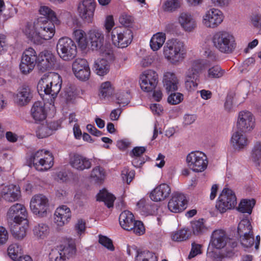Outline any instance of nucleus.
I'll return each mask as SVG.
<instances>
[{"label": "nucleus", "mask_w": 261, "mask_h": 261, "mask_svg": "<svg viewBox=\"0 0 261 261\" xmlns=\"http://www.w3.org/2000/svg\"><path fill=\"white\" fill-rule=\"evenodd\" d=\"M0 197L10 202L18 201L21 197L20 187L13 184L2 185L0 187Z\"/></svg>", "instance_id": "obj_21"}, {"label": "nucleus", "mask_w": 261, "mask_h": 261, "mask_svg": "<svg viewBox=\"0 0 261 261\" xmlns=\"http://www.w3.org/2000/svg\"><path fill=\"white\" fill-rule=\"evenodd\" d=\"M250 159L253 162H257L261 159V141L254 142L251 150Z\"/></svg>", "instance_id": "obj_55"}, {"label": "nucleus", "mask_w": 261, "mask_h": 261, "mask_svg": "<svg viewBox=\"0 0 261 261\" xmlns=\"http://www.w3.org/2000/svg\"><path fill=\"white\" fill-rule=\"evenodd\" d=\"M9 256L13 260L19 258L20 255L22 253L21 246L18 243L11 244L7 249Z\"/></svg>", "instance_id": "obj_46"}, {"label": "nucleus", "mask_w": 261, "mask_h": 261, "mask_svg": "<svg viewBox=\"0 0 261 261\" xmlns=\"http://www.w3.org/2000/svg\"><path fill=\"white\" fill-rule=\"evenodd\" d=\"M165 59L172 65L181 63L187 55V50L184 42L177 38L167 40L163 47Z\"/></svg>", "instance_id": "obj_3"}, {"label": "nucleus", "mask_w": 261, "mask_h": 261, "mask_svg": "<svg viewBox=\"0 0 261 261\" xmlns=\"http://www.w3.org/2000/svg\"><path fill=\"white\" fill-rule=\"evenodd\" d=\"M177 21L181 28L187 32L193 31L197 26L196 21L193 16L188 12H182L179 13Z\"/></svg>", "instance_id": "obj_26"}, {"label": "nucleus", "mask_w": 261, "mask_h": 261, "mask_svg": "<svg viewBox=\"0 0 261 261\" xmlns=\"http://www.w3.org/2000/svg\"><path fill=\"white\" fill-rule=\"evenodd\" d=\"M135 220L133 214L128 211H124L119 216V223L122 228L126 230H130Z\"/></svg>", "instance_id": "obj_36"}, {"label": "nucleus", "mask_w": 261, "mask_h": 261, "mask_svg": "<svg viewBox=\"0 0 261 261\" xmlns=\"http://www.w3.org/2000/svg\"><path fill=\"white\" fill-rule=\"evenodd\" d=\"M96 3L94 0H82L77 6L79 17L85 22L92 23L93 20Z\"/></svg>", "instance_id": "obj_16"}, {"label": "nucleus", "mask_w": 261, "mask_h": 261, "mask_svg": "<svg viewBox=\"0 0 261 261\" xmlns=\"http://www.w3.org/2000/svg\"><path fill=\"white\" fill-rule=\"evenodd\" d=\"M60 252L62 253V255L65 258L69 259L72 257L75 253L76 248L74 243L71 242L63 246H61L59 249Z\"/></svg>", "instance_id": "obj_45"}, {"label": "nucleus", "mask_w": 261, "mask_h": 261, "mask_svg": "<svg viewBox=\"0 0 261 261\" xmlns=\"http://www.w3.org/2000/svg\"><path fill=\"white\" fill-rule=\"evenodd\" d=\"M115 199L113 195L106 190L100 191L97 195V200L103 201L109 208L113 207Z\"/></svg>", "instance_id": "obj_43"}, {"label": "nucleus", "mask_w": 261, "mask_h": 261, "mask_svg": "<svg viewBox=\"0 0 261 261\" xmlns=\"http://www.w3.org/2000/svg\"><path fill=\"white\" fill-rule=\"evenodd\" d=\"M250 22L252 27L261 35V14H252L250 17Z\"/></svg>", "instance_id": "obj_56"}, {"label": "nucleus", "mask_w": 261, "mask_h": 261, "mask_svg": "<svg viewBox=\"0 0 261 261\" xmlns=\"http://www.w3.org/2000/svg\"><path fill=\"white\" fill-rule=\"evenodd\" d=\"M166 34L158 32L154 34L150 41V46L153 51H157L163 46L166 40Z\"/></svg>", "instance_id": "obj_39"}, {"label": "nucleus", "mask_w": 261, "mask_h": 261, "mask_svg": "<svg viewBox=\"0 0 261 261\" xmlns=\"http://www.w3.org/2000/svg\"><path fill=\"white\" fill-rule=\"evenodd\" d=\"M47 110L43 101L35 102L31 109V114L36 122L44 120L47 116Z\"/></svg>", "instance_id": "obj_31"}, {"label": "nucleus", "mask_w": 261, "mask_h": 261, "mask_svg": "<svg viewBox=\"0 0 261 261\" xmlns=\"http://www.w3.org/2000/svg\"><path fill=\"white\" fill-rule=\"evenodd\" d=\"M136 261H158L155 254L149 251L137 252Z\"/></svg>", "instance_id": "obj_51"}, {"label": "nucleus", "mask_w": 261, "mask_h": 261, "mask_svg": "<svg viewBox=\"0 0 261 261\" xmlns=\"http://www.w3.org/2000/svg\"><path fill=\"white\" fill-rule=\"evenodd\" d=\"M79 92L75 86L70 85L65 89L64 97L68 101H71L77 96Z\"/></svg>", "instance_id": "obj_57"}, {"label": "nucleus", "mask_w": 261, "mask_h": 261, "mask_svg": "<svg viewBox=\"0 0 261 261\" xmlns=\"http://www.w3.org/2000/svg\"><path fill=\"white\" fill-rule=\"evenodd\" d=\"M56 50L63 61H70L76 56L77 46L73 40L68 37H62L57 41Z\"/></svg>", "instance_id": "obj_5"}, {"label": "nucleus", "mask_w": 261, "mask_h": 261, "mask_svg": "<svg viewBox=\"0 0 261 261\" xmlns=\"http://www.w3.org/2000/svg\"><path fill=\"white\" fill-rule=\"evenodd\" d=\"M32 231L34 238L36 240H44L49 235L50 227L47 224L41 222L34 226Z\"/></svg>", "instance_id": "obj_33"}, {"label": "nucleus", "mask_w": 261, "mask_h": 261, "mask_svg": "<svg viewBox=\"0 0 261 261\" xmlns=\"http://www.w3.org/2000/svg\"><path fill=\"white\" fill-rule=\"evenodd\" d=\"M72 70L75 76L81 81H86L90 77V67L85 59H76L72 63Z\"/></svg>", "instance_id": "obj_20"}, {"label": "nucleus", "mask_w": 261, "mask_h": 261, "mask_svg": "<svg viewBox=\"0 0 261 261\" xmlns=\"http://www.w3.org/2000/svg\"><path fill=\"white\" fill-rule=\"evenodd\" d=\"M39 12L40 15L45 17V19L53 21L56 24L60 23V20L57 17L55 12L49 7L41 6L39 8Z\"/></svg>", "instance_id": "obj_41"}, {"label": "nucleus", "mask_w": 261, "mask_h": 261, "mask_svg": "<svg viewBox=\"0 0 261 261\" xmlns=\"http://www.w3.org/2000/svg\"><path fill=\"white\" fill-rule=\"evenodd\" d=\"M62 80L61 76L55 72L43 74L39 80L37 89L40 95L45 94L55 99L61 90Z\"/></svg>", "instance_id": "obj_2"}, {"label": "nucleus", "mask_w": 261, "mask_h": 261, "mask_svg": "<svg viewBox=\"0 0 261 261\" xmlns=\"http://www.w3.org/2000/svg\"><path fill=\"white\" fill-rule=\"evenodd\" d=\"M223 13L219 9L211 8L206 10L201 16L202 26L208 29H215L221 24L224 19Z\"/></svg>", "instance_id": "obj_8"}, {"label": "nucleus", "mask_w": 261, "mask_h": 261, "mask_svg": "<svg viewBox=\"0 0 261 261\" xmlns=\"http://www.w3.org/2000/svg\"><path fill=\"white\" fill-rule=\"evenodd\" d=\"M191 226L192 229L191 232L194 235H200L206 230V227L204 225L203 219H200L192 222Z\"/></svg>", "instance_id": "obj_44"}, {"label": "nucleus", "mask_w": 261, "mask_h": 261, "mask_svg": "<svg viewBox=\"0 0 261 261\" xmlns=\"http://www.w3.org/2000/svg\"><path fill=\"white\" fill-rule=\"evenodd\" d=\"M135 171L130 170L127 167H124L121 171V177L122 180L129 184L133 179L135 176Z\"/></svg>", "instance_id": "obj_58"}, {"label": "nucleus", "mask_w": 261, "mask_h": 261, "mask_svg": "<svg viewBox=\"0 0 261 261\" xmlns=\"http://www.w3.org/2000/svg\"><path fill=\"white\" fill-rule=\"evenodd\" d=\"M69 163L73 168L78 171L89 169L92 166L90 159L77 153H74L70 155Z\"/></svg>", "instance_id": "obj_24"}, {"label": "nucleus", "mask_w": 261, "mask_h": 261, "mask_svg": "<svg viewBox=\"0 0 261 261\" xmlns=\"http://www.w3.org/2000/svg\"><path fill=\"white\" fill-rule=\"evenodd\" d=\"M180 7L179 0H167L163 4V9L166 12H172Z\"/></svg>", "instance_id": "obj_53"}, {"label": "nucleus", "mask_w": 261, "mask_h": 261, "mask_svg": "<svg viewBox=\"0 0 261 261\" xmlns=\"http://www.w3.org/2000/svg\"><path fill=\"white\" fill-rule=\"evenodd\" d=\"M113 44L116 47L124 48L129 45L133 38L131 30L121 27L114 28L110 36Z\"/></svg>", "instance_id": "obj_9"}, {"label": "nucleus", "mask_w": 261, "mask_h": 261, "mask_svg": "<svg viewBox=\"0 0 261 261\" xmlns=\"http://www.w3.org/2000/svg\"><path fill=\"white\" fill-rule=\"evenodd\" d=\"M93 70L97 75L104 76L109 72L110 63L107 59H98L94 62Z\"/></svg>", "instance_id": "obj_35"}, {"label": "nucleus", "mask_w": 261, "mask_h": 261, "mask_svg": "<svg viewBox=\"0 0 261 261\" xmlns=\"http://www.w3.org/2000/svg\"><path fill=\"white\" fill-rule=\"evenodd\" d=\"M225 70L219 65H215L207 70V77L210 79H218L223 76Z\"/></svg>", "instance_id": "obj_49"}, {"label": "nucleus", "mask_w": 261, "mask_h": 261, "mask_svg": "<svg viewBox=\"0 0 261 261\" xmlns=\"http://www.w3.org/2000/svg\"><path fill=\"white\" fill-rule=\"evenodd\" d=\"M186 161L189 169L194 172H203L208 165L207 156L200 151L191 152L187 155Z\"/></svg>", "instance_id": "obj_10"}, {"label": "nucleus", "mask_w": 261, "mask_h": 261, "mask_svg": "<svg viewBox=\"0 0 261 261\" xmlns=\"http://www.w3.org/2000/svg\"><path fill=\"white\" fill-rule=\"evenodd\" d=\"M191 234V231L187 227H184L173 232L171 234V238L173 241L182 242L189 239Z\"/></svg>", "instance_id": "obj_40"}, {"label": "nucleus", "mask_w": 261, "mask_h": 261, "mask_svg": "<svg viewBox=\"0 0 261 261\" xmlns=\"http://www.w3.org/2000/svg\"><path fill=\"white\" fill-rule=\"evenodd\" d=\"M49 200L43 194H36L31 199L30 208L32 213L39 218L47 216L49 209Z\"/></svg>", "instance_id": "obj_12"}, {"label": "nucleus", "mask_w": 261, "mask_h": 261, "mask_svg": "<svg viewBox=\"0 0 261 261\" xmlns=\"http://www.w3.org/2000/svg\"><path fill=\"white\" fill-rule=\"evenodd\" d=\"M16 13V9L13 6L8 5L6 10L4 0H0V15H3L6 18H8L12 17Z\"/></svg>", "instance_id": "obj_50"}, {"label": "nucleus", "mask_w": 261, "mask_h": 261, "mask_svg": "<svg viewBox=\"0 0 261 261\" xmlns=\"http://www.w3.org/2000/svg\"><path fill=\"white\" fill-rule=\"evenodd\" d=\"M183 99V95L180 93H174L171 94L168 98V101L172 105H177Z\"/></svg>", "instance_id": "obj_63"}, {"label": "nucleus", "mask_w": 261, "mask_h": 261, "mask_svg": "<svg viewBox=\"0 0 261 261\" xmlns=\"http://www.w3.org/2000/svg\"><path fill=\"white\" fill-rule=\"evenodd\" d=\"M237 197L234 192L228 188H224L220 194L216 205V208L224 213L233 208L237 205Z\"/></svg>", "instance_id": "obj_11"}, {"label": "nucleus", "mask_w": 261, "mask_h": 261, "mask_svg": "<svg viewBox=\"0 0 261 261\" xmlns=\"http://www.w3.org/2000/svg\"><path fill=\"white\" fill-rule=\"evenodd\" d=\"M34 168L39 171H46L54 165V158L52 153L42 149L35 152L30 158Z\"/></svg>", "instance_id": "obj_6"}, {"label": "nucleus", "mask_w": 261, "mask_h": 261, "mask_svg": "<svg viewBox=\"0 0 261 261\" xmlns=\"http://www.w3.org/2000/svg\"><path fill=\"white\" fill-rule=\"evenodd\" d=\"M73 40L82 49L86 48L89 44V40L86 33L81 29H74L72 33Z\"/></svg>", "instance_id": "obj_34"}, {"label": "nucleus", "mask_w": 261, "mask_h": 261, "mask_svg": "<svg viewBox=\"0 0 261 261\" xmlns=\"http://www.w3.org/2000/svg\"><path fill=\"white\" fill-rule=\"evenodd\" d=\"M33 97L30 88L23 86L19 88L14 95V100L18 106H23L30 102Z\"/></svg>", "instance_id": "obj_28"}, {"label": "nucleus", "mask_w": 261, "mask_h": 261, "mask_svg": "<svg viewBox=\"0 0 261 261\" xmlns=\"http://www.w3.org/2000/svg\"><path fill=\"white\" fill-rule=\"evenodd\" d=\"M74 230L79 236H81L86 230V223L82 219H79L74 225Z\"/></svg>", "instance_id": "obj_62"}, {"label": "nucleus", "mask_w": 261, "mask_h": 261, "mask_svg": "<svg viewBox=\"0 0 261 261\" xmlns=\"http://www.w3.org/2000/svg\"><path fill=\"white\" fill-rule=\"evenodd\" d=\"M171 193V188L166 184L156 186L150 193V199L155 202H160L166 199Z\"/></svg>", "instance_id": "obj_27"}, {"label": "nucleus", "mask_w": 261, "mask_h": 261, "mask_svg": "<svg viewBox=\"0 0 261 261\" xmlns=\"http://www.w3.org/2000/svg\"><path fill=\"white\" fill-rule=\"evenodd\" d=\"M211 41L214 47L223 54H231L237 46L233 34L225 30L215 32L211 38Z\"/></svg>", "instance_id": "obj_4"}, {"label": "nucleus", "mask_w": 261, "mask_h": 261, "mask_svg": "<svg viewBox=\"0 0 261 261\" xmlns=\"http://www.w3.org/2000/svg\"><path fill=\"white\" fill-rule=\"evenodd\" d=\"M254 237L252 233L249 234L243 235L240 237V242L242 245L245 248L251 247L254 244Z\"/></svg>", "instance_id": "obj_59"}, {"label": "nucleus", "mask_w": 261, "mask_h": 261, "mask_svg": "<svg viewBox=\"0 0 261 261\" xmlns=\"http://www.w3.org/2000/svg\"><path fill=\"white\" fill-rule=\"evenodd\" d=\"M159 207L148 199L142 198L137 203L136 210L142 215L147 216L158 213Z\"/></svg>", "instance_id": "obj_25"}, {"label": "nucleus", "mask_w": 261, "mask_h": 261, "mask_svg": "<svg viewBox=\"0 0 261 261\" xmlns=\"http://www.w3.org/2000/svg\"><path fill=\"white\" fill-rule=\"evenodd\" d=\"M29 223L15 224L11 229L12 236L17 240H22L27 234Z\"/></svg>", "instance_id": "obj_38"}, {"label": "nucleus", "mask_w": 261, "mask_h": 261, "mask_svg": "<svg viewBox=\"0 0 261 261\" xmlns=\"http://www.w3.org/2000/svg\"><path fill=\"white\" fill-rule=\"evenodd\" d=\"M239 130L233 133L231 136L230 143L236 151H241L245 148L249 144L247 136Z\"/></svg>", "instance_id": "obj_30"}, {"label": "nucleus", "mask_w": 261, "mask_h": 261, "mask_svg": "<svg viewBox=\"0 0 261 261\" xmlns=\"http://www.w3.org/2000/svg\"><path fill=\"white\" fill-rule=\"evenodd\" d=\"M37 53L32 47H29L23 52L19 64L20 72L24 75L30 73L36 65Z\"/></svg>", "instance_id": "obj_14"}, {"label": "nucleus", "mask_w": 261, "mask_h": 261, "mask_svg": "<svg viewBox=\"0 0 261 261\" xmlns=\"http://www.w3.org/2000/svg\"><path fill=\"white\" fill-rule=\"evenodd\" d=\"M115 25V22L112 15H109L106 17L105 22V27L106 33H108L110 36L111 35V32L113 30V28Z\"/></svg>", "instance_id": "obj_61"}, {"label": "nucleus", "mask_w": 261, "mask_h": 261, "mask_svg": "<svg viewBox=\"0 0 261 261\" xmlns=\"http://www.w3.org/2000/svg\"><path fill=\"white\" fill-rule=\"evenodd\" d=\"M116 102L119 105H126L129 103L130 95L126 91L119 90L115 94Z\"/></svg>", "instance_id": "obj_54"}, {"label": "nucleus", "mask_w": 261, "mask_h": 261, "mask_svg": "<svg viewBox=\"0 0 261 261\" xmlns=\"http://www.w3.org/2000/svg\"><path fill=\"white\" fill-rule=\"evenodd\" d=\"M71 216L69 207L65 205H60L54 212V222L58 227H62L70 222Z\"/></svg>", "instance_id": "obj_19"}, {"label": "nucleus", "mask_w": 261, "mask_h": 261, "mask_svg": "<svg viewBox=\"0 0 261 261\" xmlns=\"http://www.w3.org/2000/svg\"><path fill=\"white\" fill-rule=\"evenodd\" d=\"M187 203V199L184 194L174 192L168 202V207L172 213H179L186 208Z\"/></svg>", "instance_id": "obj_22"}, {"label": "nucleus", "mask_w": 261, "mask_h": 261, "mask_svg": "<svg viewBox=\"0 0 261 261\" xmlns=\"http://www.w3.org/2000/svg\"><path fill=\"white\" fill-rule=\"evenodd\" d=\"M58 250H53L49 254L50 261H65L66 259L62 255V253Z\"/></svg>", "instance_id": "obj_64"}, {"label": "nucleus", "mask_w": 261, "mask_h": 261, "mask_svg": "<svg viewBox=\"0 0 261 261\" xmlns=\"http://www.w3.org/2000/svg\"><path fill=\"white\" fill-rule=\"evenodd\" d=\"M88 35L92 49L111 58L112 50L110 44L105 40V36L102 32L98 30H92L89 32Z\"/></svg>", "instance_id": "obj_7"}, {"label": "nucleus", "mask_w": 261, "mask_h": 261, "mask_svg": "<svg viewBox=\"0 0 261 261\" xmlns=\"http://www.w3.org/2000/svg\"><path fill=\"white\" fill-rule=\"evenodd\" d=\"M106 177V172L103 168L97 166L93 168L91 171L90 177L97 183L102 182Z\"/></svg>", "instance_id": "obj_42"}, {"label": "nucleus", "mask_w": 261, "mask_h": 261, "mask_svg": "<svg viewBox=\"0 0 261 261\" xmlns=\"http://www.w3.org/2000/svg\"><path fill=\"white\" fill-rule=\"evenodd\" d=\"M56 62V57L50 51L44 50L37 54L36 64L43 72L53 69Z\"/></svg>", "instance_id": "obj_18"}, {"label": "nucleus", "mask_w": 261, "mask_h": 261, "mask_svg": "<svg viewBox=\"0 0 261 261\" xmlns=\"http://www.w3.org/2000/svg\"><path fill=\"white\" fill-rule=\"evenodd\" d=\"M163 82L167 91H174L177 90L179 81L174 72H166L164 74Z\"/></svg>", "instance_id": "obj_32"}, {"label": "nucleus", "mask_w": 261, "mask_h": 261, "mask_svg": "<svg viewBox=\"0 0 261 261\" xmlns=\"http://www.w3.org/2000/svg\"><path fill=\"white\" fill-rule=\"evenodd\" d=\"M158 82L157 73L151 69L144 71L140 76V85L141 89L149 92L155 89Z\"/></svg>", "instance_id": "obj_17"}, {"label": "nucleus", "mask_w": 261, "mask_h": 261, "mask_svg": "<svg viewBox=\"0 0 261 261\" xmlns=\"http://www.w3.org/2000/svg\"><path fill=\"white\" fill-rule=\"evenodd\" d=\"M229 240L224 230L216 229L212 233L210 246L217 249H221L226 246Z\"/></svg>", "instance_id": "obj_23"}, {"label": "nucleus", "mask_w": 261, "mask_h": 261, "mask_svg": "<svg viewBox=\"0 0 261 261\" xmlns=\"http://www.w3.org/2000/svg\"><path fill=\"white\" fill-rule=\"evenodd\" d=\"M129 231H133L137 235H142L145 232V227L142 222L135 221L133 225V228Z\"/></svg>", "instance_id": "obj_60"}, {"label": "nucleus", "mask_w": 261, "mask_h": 261, "mask_svg": "<svg viewBox=\"0 0 261 261\" xmlns=\"http://www.w3.org/2000/svg\"><path fill=\"white\" fill-rule=\"evenodd\" d=\"M206 64V61L203 59L193 61L191 67L186 72L185 79L198 80L199 73L205 68Z\"/></svg>", "instance_id": "obj_29"}, {"label": "nucleus", "mask_w": 261, "mask_h": 261, "mask_svg": "<svg viewBox=\"0 0 261 261\" xmlns=\"http://www.w3.org/2000/svg\"><path fill=\"white\" fill-rule=\"evenodd\" d=\"M255 125V119L253 114L247 110L241 111L238 114L236 126L238 130L249 133Z\"/></svg>", "instance_id": "obj_15"}, {"label": "nucleus", "mask_w": 261, "mask_h": 261, "mask_svg": "<svg viewBox=\"0 0 261 261\" xmlns=\"http://www.w3.org/2000/svg\"><path fill=\"white\" fill-rule=\"evenodd\" d=\"M57 129L58 124L55 122L43 124L38 127L36 135L39 138H45L51 135L53 130Z\"/></svg>", "instance_id": "obj_37"}, {"label": "nucleus", "mask_w": 261, "mask_h": 261, "mask_svg": "<svg viewBox=\"0 0 261 261\" xmlns=\"http://www.w3.org/2000/svg\"><path fill=\"white\" fill-rule=\"evenodd\" d=\"M252 226L249 220L243 219L239 223L238 227V232L240 236L249 234L251 233Z\"/></svg>", "instance_id": "obj_48"}, {"label": "nucleus", "mask_w": 261, "mask_h": 261, "mask_svg": "<svg viewBox=\"0 0 261 261\" xmlns=\"http://www.w3.org/2000/svg\"><path fill=\"white\" fill-rule=\"evenodd\" d=\"M55 23L45 18H39L36 22L26 23L21 28L23 34L32 42L41 44L53 38L56 32Z\"/></svg>", "instance_id": "obj_1"}, {"label": "nucleus", "mask_w": 261, "mask_h": 261, "mask_svg": "<svg viewBox=\"0 0 261 261\" xmlns=\"http://www.w3.org/2000/svg\"><path fill=\"white\" fill-rule=\"evenodd\" d=\"M99 96L102 98L110 96L114 92V88L110 82L107 81L101 83L99 90Z\"/></svg>", "instance_id": "obj_47"}, {"label": "nucleus", "mask_w": 261, "mask_h": 261, "mask_svg": "<svg viewBox=\"0 0 261 261\" xmlns=\"http://www.w3.org/2000/svg\"><path fill=\"white\" fill-rule=\"evenodd\" d=\"M255 204V201L253 199H244L241 201L239 205L238 210L243 213L251 214L253 207Z\"/></svg>", "instance_id": "obj_52"}, {"label": "nucleus", "mask_w": 261, "mask_h": 261, "mask_svg": "<svg viewBox=\"0 0 261 261\" xmlns=\"http://www.w3.org/2000/svg\"><path fill=\"white\" fill-rule=\"evenodd\" d=\"M6 217L8 221L10 223H29L27 208L23 204L21 203H17L11 205L7 211Z\"/></svg>", "instance_id": "obj_13"}]
</instances>
